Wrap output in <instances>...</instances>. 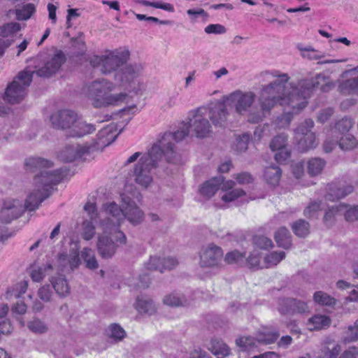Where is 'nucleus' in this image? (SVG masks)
Here are the masks:
<instances>
[{"instance_id":"nucleus-1","label":"nucleus","mask_w":358,"mask_h":358,"mask_svg":"<svg viewBox=\"0 0 358 358\" xmlns=\"http://www.w3.org/2000/svg\"><path fill=\"white\" fill-rule=\"evenodd\" d=\"M52 165V162L38 157H31L25 160L24 166L27 171H40L34 178V189L28 195L24 206L18 200L5 201L0 209L1 222L9 223L19 217L25 210L32 211L38 208L41 203L50 196L53 186L69 176V171L66 168L46 170Z\"/></svg>"},{"instance_id":"nucleus-2","label":"nucleus","mask_w":358,"mask_h":358,"mask_svg":"<svg viewBox=\"0 0 358 358\" xmlns=\"http://www.w3.org/2000/svg\"><path fill=\"white\" fill-rule=\"evenodd\" d=\"M264 73L268 78L275 80L262 87L258 99L259 105H255L256 95L251 91L238 90L225 96L227 104L232 106L238 115H247L248 121L250 123L262 122L278 103L287 106L284 91L289 80L288 74L277 70Z\"/></svg>"},{"instance_id":"nucleus-3","label":"nucleus","mask_w":358,"mask_h":358,"mask_svg":"<svg viewBox=\"0 0 358 358\" xmlns=\"http://www.w3.org/2000/svg\"><path fill=\"white\" fill-rule=\"evenodd\" d=\"M334 87V83L329 76L323 73L317 74L315 78L300 80L296 87L291 86V91L285 93L286 106L292 108V110L285 112L280 117L282 127H287L291 122L293 115L298 113L306 106V99L310 96L312 91L315 88H320L321 91L327 92Z\"/></svg>"},{"instance_id":"nucleus-4","label":"nucleus","mask_w":358,"mask_h":358,"mask_svg":"<svg viewBox=\"0 0 358 358\" xmlns=\"http://www.w3.org/2000/svg\"><path fill=\"white\" fill-rule=\"evenodd\" d=\"M110 218L103 220L101 227L103 234L99 236L97 242V250L99 255L103 259L111 258L116 252L117 249L126 243L125 234L119 229L115 224L110 222Z\"/></svg>"},{"instance_id":"nucleus-5","label":"nucleus","mask_w":358,"mask_h":358,"mask_svg":"<svg viewBox=\"0 0 358 358\" xmlns=\"http://www.w3.org/2000/svg\"><path fill=\"white\" fill-rule=\"evenodd\" d=\"M121 198L122 208H120L114 202L106 205V214L107 218L110 217V222L115 224L118 228L124 218L134 225L140 224L143 220V212L129 196L121 194Z\"/></svg>"},{"instance_id":"nucleus-6","label":"nucleus","mask_w":358,"mask_h":358,"mask_svg":"<svg viewBox=\"0 0 358 358\" xmlns=\"http://www.w3.org/2000/svg\"><path fill=\"white\" fill-rule=\"evenodd\" d=\"M115 89V85L106 79L96 80L92 82L88 87V95L92 100V104L95 108L105 107L108 106H117L124 101L127 94L121 92L119 94H109Z\"/></svg>"},{"instance_id":"nucleus-7","label":"nucleus","mask_w":358,"mask_h":358,"mask_svg":"<svg viewBox=\"0 0 358 358\" xmlns=\"http://www.w3.org/2000/svg\"><path fill=\"white\" fill-rule=\"evenodd\" d=\"M162 157L160 148L152 146L148 153L140 158L134 171V180L138 185L143 188L149 187L153 180L151 171L157 166Z\"/></svg>"},{"instance_id":"nucleus-8","label":"nucleus","mask_w":358,"mask_h":358,"mask_svg":"<svg viewBox=\"0 0 358 358\" xmlns=\"http://www.w3.org/2000/svg\"><path fill=\"white\" fill-rule=\"evenodd\" d=\"M129 55L128 50H115L103 55L94 56L90 62L94 67L100 66L102 73L110 74L123 66Z\"/></svg>"},{"instance_id":"nucleus-9","label":"nucleus","mask_w":358,"mask_h":358,"mask_svg":"<svg viewBox=\"0 0 358 358\" xmlns=\"http://www.w3.org/2000/svg\"><path fill=\"white\" fill-rule=\"evenodd\" d=\"M34 72L24 70L20 72L6 87L3 100L15 104L24 99L26 95V90L30 85Z\"/></svg>"},{"instance_id":"nucleus-10","label":"nucleus","mask_w":358,"mask_h":358,"mask_svg":"<svg viewBox=\"0 0 358 358\" xmlns=\"http://www.w3.org/2000/svg\"><path fill=\"white\" fill-rule=\"evenodd\" d=\"M189 132V125L187 123H182L179 129L175 132H166L163 134L158 142L153 146H159L160 152L165 157L167 162H171L173 160L175 152L174 142H178L188 136Z\"/></svg>"},{"instance_id":"nucleus-11","label":"nucleus","mask_w":358,"mask_h":358,"mask_svg":"<svg viewBox=\"0 0 358 358\" xmlns=\"http://www.w3.org/2000/svg\"><path fill=\"white\" fill-rule=\"evenodd\" d=\"M144 64L134 62L126 64L115 74V80L123 87L136 93L138 91L136 78L143 73Z\"/></svg>"},{"instance_id":"nucleus-12","label":"nucleus","mask_w":358,"mask_h":358,"mask_svg":"<svg viewBox=\"0 0 358 358\" xmlns=\"http://www.w3.org/2000/svg\"><path fill=\"white\" fill-rule=\"evenodd\" d=\"M278 331H262L258 333L256 338L251 336L241 337L236 340V343L240 350L248 353L259 351V345H268L273 343L279 337Z\"/></svg>"},{"instance_id":"nucleus-13","label":"nucleus","mask_w":358,"mask_h":358,"mask_svg":"<svg viewBox=\"0 0 358 358\" xmlns=\"http://www.w3.org/2000/svg\"><path fill=\"white\" fill-rule=\"evenodd\" d=\"M207 115L208 111L206 106L199 107L189 113L187 124L198 138H205L211 131V124Z\"/></svg>"},{"instance_id":"nucleus-14","label":"nucleus","mask_w":358,"mask_h":358,"mask_svg":"<svg viewBox=\"0 0 358 358\" xmlns=\"http://www.w3.org/2000/svg\"><path fill=\"white\" fill-rule=\"evenodd\" d=\"M66 60L64 53L56 49L53 54L48 55L43 64L33 72L40 77H50L59 71Z\"/></svg>"},{"instance_id":"nucleus-15","label":"nucleus","mask_w":358,"mask_h":358,"mask_svg":"<svg viewBox=\"0 0 358 358\" xmlns=\"http://www.w3.org/2000/svg\"><path fill=\"white\" fill-rule=\"evenodd\" d=\"M277 310L281 315L302 314L308 312L307 303L301 300L287 297L279 298Z\"/></svg>"},{"instance_id":"nucleus-16","label":"nucleus","mask_w":358,"mask_h":358,"mask_svg":"<svg viewBox=\"0 0 358 358\" xmlns=\"http://www.w3.org/2000/svg\"><path fill=\"white\" fill-rule=\"evenodd\" d=\"M226 103L227 102L225 100V96H224L222 100L217 101L210 104L208 106H206L208 115L213 124L215 127H222L227 122L229 112Z\"/></svg>"},{"instance_id":"nucleus-17","label":"nucleus","mask_w":358,"mask_h":358,"mask_svg":"<svg viewBox=\"0 0 358 358\" xmlns=\"http://www.w3.org/2000/svg\"><path fill=\"white\" fill-rule=\"evenodd\" d=\"M223 257L222 248L213 243H210L202 249L200 255V265L202 267L218 266Z\"/></svg>"},{"instance_id":"nucleus-18","label":"nucleus","mask_w":358,"mask_h":358,"mask_svg":"<svg viewBox=\"0 0 358 358\" xmlns=\"http://www.w3.org/2000/svg\"><path fill=\"white\" fill-rule=\"evenodd\" d=\"M77 114L71 110H61L53 113L50 117V121L55 128L71 130L75 120H76Z\"/></svg>"},{"instance_id":"nucleus-19","label":"nucleus","mask_w":358,"mask_h":358,"mask_svg":"<svg viewBox=\"0 0 358 358\" xmlns=\"http://www.w3.org/2000/svg\"><path fill=\"white\" fill-rule=\"evenodd\" d=\"M178 264V261L175 257H151L149 262L145 264L148 270L159 271L161 273L166 270H171Z\"/></svg>"},{"instance_id":"nucleus-20","label":"nucleus","mask_w":358,"mask_h":358,"mask_svg":"<svg viewBox=\"0 0 358 358\" xmlns=\"http://www.w3.org/2000/svg\"><path fill=\"white\" fill-rule=\"evenodd\" d=\"M353 190V186L344 185L341 181L338 182H331L328 185L325 199L328 201H334L350 194Z\"/></svg>"},{"instance_id":"nucleus-21","label":"nucleus","mask_w":358,"mask_h":358,"mask_svg":"<svg viewBox=\"0 0 358 358\" xmlns=\"http://www.w3.org/2000/svg\"><path fill=\"white\" fill-rule=\"evenodd\" d=\"M89 150L90 148L88 146L80 145H68L59 152L58 157L62 162H71L88 153Z\"/></svg>"},{"instance_id":"nucleus-22","label":"nucleus","mask_w":358,"mask_h":358,"mask_svg":"<svg viewBox=\"0 0 358 358\" xmlns=\"http://www.w3.org/2000/svg\"><path fill=\"white\" fill-rule=\"evenodd\" d=\"M235 182L233 180H227L222 184V189L225 191L221 199L224 202H231L238 201L239 203H242L243 199V196L245 195V192L242 189H233Z\"/></svg>"},{"instance_id":"nucleus-23","label":"nucleus","mask_w":358,"mask_h":358,"mask_svg":"<svg viewBox=\"0 0 358 358\" xmlns=\"http://www.w3.org/2000/svg\"><path fill=\"white\" fill-rule=\"evenodd\" d=\"M95 130L96 129L93 124L87 123L82 118H79L77 116L76 120H75L69 132V135L72 137H82L93 133Z\"/></svg>"},{"instance_id":"nucleus-24","label":"nucleus","mask_w":358,"mask_h":358,"mask_svg":"<svg viewBox=\"0 0 358 358\" xmlns=\"http://www.w3.org/2000/svg\"><path fill=\"white\" fill-rule=\"evenodd\" d=\"M50 281L56 294L61 297H65L70 293V287L66 277L59 273L50 278Z\"/></svg>"},{"instance_id":"nucleus-25","label":"nucleus","mask_w":358,"mask_h":358,"mask_svg":"<svg viewBox=\"0 0 358 358\" xmlns=\"http://www.w3.org/2000/svg\"><path fill=\"white\" fill-rule=\"evenodd\" d=\"M224 183L222 176L215 177L204 182L200 189V193L203 196L210 198L219 189L220 185Z\"/></svg>"},{"instance_id":"nucleus-26","label":"nucleus","mask_w":358,"mask_h":358,"mask_svg":"<svg viewBox=\"0 0 358 358\" xmlns=\"http://www.w3.org/2000/svg\"><path fill=\"white\" fill-rule=\"evenodd\" d=\"M282 176V171L278 166H270L265 168L264 178L267 184L275 187L279 184Z\"/></svg>"},{"instance_id":"nucleus-27","label":"nucleus","mask_w":358,"mask_h":358,"mask_svg":"<svg viewBox=\"0 0 358 358\" xmlns=\"http://www.w3.org/2000/svg\"><path fill=\"white\" fill-rule=\"evenodd\" d=\"M294 140L297 143L298 150L303 152L315 148L318 144L315 134H309L308 136L303 137L294 136Z\"/></svg>"},{"instance_id":"nucleus-28","label":"nucleus","mask_w":358,"mask_h":358,"mask_svg":"<svg viewBox=\"0 0 358 358\" xmlns=\"http://www.w3.org/2000/svg\"><path fill=\"white\" fill-rule=\"evenodd\" d=\"M358 73V67L355 69ZM339 91L343 94H355L358 96V76L347 79L339 85Z\"/></svg>"},{"instance_id":"nucleus-29","label":"nucleus","mask_w":358,"mask_h":358,"mask_svg":"<svg viewBox=\"0 0 358 358\" xmlns=\"http://www.w3.org/2000/svg\"><path fill=\"white\" fill-rule=\"evenodd\" d=\"M347 205L345 203H339L336 206L329 207L326 210L324 216V222L327 225H331L335 220L336 216L343 214L345 215V210Z\"/></svg>"},{"instance_id":"nucleus-30","label":"nucleus","mask_w":358,"mask_h":358,"mask_svg":"<svg viewBox=\"0 0 358 358\" xmlns=\"http://www.w3.org/2000/svg\"><path fill=\"white\" fill-rule=\"evenodd\" d=\"M354 122L350 117H345L338 120L334 127L331 130L333 136H340L345 134H349L348 131L352 127Z\"/></svg>"},{"instance_id":"nucleus-31","label":"nucleus","mask_w":358,"mask_h":358,"mask_svg":"<svg viewBox=\"0 0 358 358\" xmlns=\"http://www.w3.org/2000/svg\"><path fill=\"white\" fill-rule=\"evenodd\" d=\"M208 348L217 358L228 356L230 352L229 347L218 338H213Z\"/></svg>"},{"instance_id":"nucleus-32","label":"nucleus","mask_w":358,"mask_h":358,"mask_svg":"<svg viewBox=\"0 0 358 358\" xmlns=\"http://www.w3.org/2000/svg\"><path fill=\"white\" fill-rule=\"evenodd\" d=\"M331 320L324 315H315L308 320V325L310 330H319L329 327Z\"/></svg>"},{"instance_id":"nucleus-33","label":"nucleus","mask_w":358,"mask_h":358,"mask_svg":"<svg viewBox=\"0 0 358 358\" xmlns=\"http://www.w3.org/2000/svg\"><path fill=\"white\" fill-rule=\"evenodd\" d=\"M275 240L280 248L288 249L292 245L291 234L285 227H280L275 232Z\"/></svg>"},{"instance_id":"nucleus-34","label":"nucleus","mask_w":358,"mask_h":358,"mask_svg":"<svg viewBox=\"0 0 358 358\" xmlns=\"http://www.w3.org/2000/svg\"><path fill=\"white\" fill-rule=\"evenodd\" d=\"M326 166L324 159L320 157H313L307 162V171L311 176L320 174Z\"/></svg>"},{"instance_id":"nucleus-35","label":"nucleus","mask_w":358,"mask_h":358,"mask_svg":"<svg viewBox=\"0 0 358 358\" xmlns=\"http://www.w3.org/2000/svg\"><path fill=\"white\" fill-rule=\"evenodd\" d=\"M136 308L141 313L152 315L156 310L155 305L153 301L148 297H138L136 299Z\"/></svg>"},{"instance_id":"nucleus-36","label":"nucleus","mask_w":358,"mask_h":358,"mask_svg":"<svg viewBox=\"0 0 358 358\" xmlns=\"http://www.w3.org/2000/svg\"><path fill=\"white\" fill-rule=\"evenodd\" d=\"M107 204L108 203L103 206L104 210L99 215L97 213L96 207L94 203L90 202L87 203L84 206V209L87 213L90 220L94 221L95 223H97V220L99 219L101 223L103 220H108L106 214V206Z\"/></svg>"},{"instance_id":"nucleus-37","label":"nucleus","mask_w":358,"mask_h":358,"mask_svg":"<svg viewBox=\"0 0 358 358\" xmlns=\"http://www.w3.org/2000/svg\"><path fill=\"white\" fill-rule=\"evenodd\" d=\"M163 302L169 306L178 307L185 306L187 304V299L182 294L173 292L165 296Z\"/></svg>"},{"instance_id":"nucleus-38","label":"nucleus","mask_w":358,"mask_h":358,"mask_svg":"<svg viewBox=\"0 0 358 358\" xmlns=\"http://www.w3.org/2000/svg\"><path fill=\"white\" fill-rule=\"evenodd\" d=\"M52 269V266L50 264L43 267L34 266L31 268L30 275L34 281L40 282L45 275L50 274Z\"/></svg>"},{"instance_id":"nucleus-39","label":"nucleus","mask_w":358,"mask_h":358,"mask_svg":"<svg viewBox=\"0 0 358 358\" xmlns=\"http://www.w3.org/2000/svg\"><path fill=\"white\" fill-rule=\"evenodd\" d=\"M338 141L339 147L343 150H352L356 148L358 144L356 138L350 134L340 136Z\"/></svg>"},{"instance_id":"nucleus-40","label":"nucleus","mask_w":358,"mask_h":358,"mask_svg":"<svg viewBox=\"0 0 358 358\" xmlns=\"http://www.w3.org/2000/svg\"><path fill=\"white\" fill-rule=\"evenodd\" d=\"M81 257L85 262L87 268L92 270L98 268L99 264L94 252L92 249L85 248L81 252Z\"/></svg>"},{"instance_id":"nucleus-41","label":"nucleus","mask_w":358,"mask_h":358,"mask_svg":"<svg viewBox=\"0 0 358 358\" xmlns=\"http://www.w3.org/2000/svg\"><path fill=\"white\" fill-rule=\"evenodd\" d=\"M36 12V6L33 3H27L15 10L16 18L18 20H27Z\"/></svg>"},{"instance_id":"nucleus-42","label":"nucleus","mask_w":358,"mask_h":358,"mask_svg":"<svg viewBox=\"0 0 358 358\" xmlns=\"http://www.w3.org/2000/svg\"><path fill=\"white\" fill-rule=\"evenodd\" d=\"M28 329L33 333L36 334H45L48 330V324L37 317L33 318L32 320L27 323Z\"/></svg>"},{"instance_id":"nucleus-43","label":"nucleus","mask_w":358,"mask_h":358,"mask_svg":"<svg viewBox=\"0 0 358 358\" xmlns=\"http://www.w3.org/2000/svg\"><path fill=\"white\" fill-rule=\"evenodd\" d=\"M341 351V346L338 344H334L331 347L323 346L318 353L317 358H338Z\"/></svg>"},{"instance_id":"nucleus-44","label":"nucleus","mask_w":358,"mask_h":358,"mask_svg":"<svg viewBox=\"0 0 358 358\" xmlns=\"http://www.w3.org/2000/svg\"><path fill=\"white\" fill-rule=\"evenodd\" d=\"M20 29L21 26L18 22H12L6 23L0 27V36L3 38L13 37Z\"/></svg>"},{"instance_id":"nucleus-45","label":"nucleus","mask_w":358,"mask_h":358,"mask_svg":"<svg viewBox=\"0 0 358 358\" xmlns=\"http://www.w3.org/2000/svg\"><path fill=\"white\" fill-rule=\"evenodd\" d=\"M315 303L321 306H333L336 303V299L322 291L316 292L313 296Z\"/></svg>"},{"instance_id":"nucleus-46","label":"nucleus","mask_w":358,"mask_h":358,"mask_svg":"<svg viewBox=\"0 0 358 358\" xmlns=\"http://www.w3.org/2000/svg\"><path fill=\"white\" fill-rule=\"evenodd\" d=\"M297 48L301 52V56L303 58H307L310 60H320L324 57L311 46L303 47L302 45L299 44Z\"/></svg>"},{"instance_id":"nucleus-47","label":"nucleus","mask_w":358,"mask_h":358,"mask_svg":"<svg viewBox=\"0 0 358 358\" xmlns=\"http://www.w3.org/2000/svg\"><path fill=\"white\" fill-rule=\"evenodd\" d=\"M313 120L311 119H306L294 130V136L303 137V136H308V134H314L311 131V129L313 127Z\"/></svg>"},{"instance_id":"nucleus-48","label":"nucleus","mask_w":358,"mask_h":358,"mask_svg":"<svg viewBox=\"0 0 358 358\" xmlns=\"http://www.w3.org/2000/svg\"><path fill=\"white\" fill-rule=\"evenodd\" d=\"M294 233L299 237H305L309 233V223L303 220H299L292 226Z\"/></svg>"},{"instance_id":"nucleus-49","label":"nucleus","mask_w":358,"mask_h":358,"mask_svg":"<svg viewBox=\"0 0 358 358\" xmlns=\"http://www.w3.org/2000/svg\"><path fill=\"white\" fill-rule=\"evenodd\" d=\"M250 139V134L247 133L237 136L233 146L234 149L238 152H243L246 151L248 147Z\"/></svg>"},{"instance_id":"nucleus-50","label":"nucleus","mask_w":358,"mask_h":358,"mask_svg":"<svg viewBox=\"0 0 358 358\" xmlns=\"http://www.w3.org/2000/svg\"><path fill=\"white\" fill-rule=\"evenodd\" d=\"M285 257V253L281 252H273L264 257L266 267H271L277 265L281 260Z\"/></svg>"},{"instance_id":"nucleus-51","label":"nucleus","mask_w":358,"mask_h":358,"mask_svg":"<svg viewBox=\"0 0 358 358\" xmlns=\"http://www.w3.org/2000/svg\"><path fill=\"white\" fill-rule=\"evenodd\" d=\"M287 136L285 134H280L275 136L270 143V148L273 151L287 148Z\"/></svg>"},{"instance_id":"nucleus-52","label":"nucleus","mask_w":358,"mask_h":358,"mask_svg":"<svg viewBox=\"0 0 358 358\" xmlns=\"http://www.w3.org/2000/svg\"><path fill=\"white\" fill-rule=\"evenodd\" d=\"M322 209V203L313 201L305 208L303 214L308 218L317 217L318 213Z\"/></svg>"},{"instance_id":"nucleus-53","label":"nucleus","mask_w":358,"mask_h":358,"mask_svg":"<svg viewBox=\"0 0 358 358\" xmlns=\"http://www.w3.org/2000/svg\"><path fill=\"white\" fill-rule=\"evenodd\" d=\"M136 2L142 6H152L155 8H160L171 13L175 11L173 6L169 3L151 2L147 0H137Z\"/></svg>"},{"instance_id":"nucleus-54","label":"nucleus","mask_w":358,"mask_h":358,"mask_svg":"<svg viewBox=\"0 0 358 358\" xmlns=\"http://www.w3.org/2000/svg\"><path fill=\"white\" fill-rule=\"evenodd\" d=\"M94 221L85 220L83 222L82 237L86 240H91L95 234Z\"/></svg>"},{"instance_id":"nucleus-55","label":"nucleus","mask_w":358,"mask_h":358,"mask_svg":"<svg viewBox=\"0 0 358 358\" xmlns=\"http://www.w3.org/2000/svg\"><path fill=\"white\" fill-rule=\"evenodd\" d=\"M357 341H358V324L356 322L353 325L349 326L345 331L343 341L345 343H352Z\"/></svg>"},{"instance_id":"nucleus-56","label":"nucleus","mask_w":358,"mask_h":358,"mask_svg":"<svg viewBox=\"0 0 358 358\" xmlns=\"http://www.w3.org/2000/svg\"><path fill=\"white\" fill-rule=\"evenodd\" d=\"M253 243L256 247L262 250H268L273 245V242L270 238L261 235L254 236Z\"/></svg>"},{"instance_id":"nucleus-57","label":"nucleus","mask_w":358,"mask_h":358,"mask_svg":"<svg viewBox=\"0 0 358 358\" xmlns=\"http://www.w3.org/2000/svg\"><path fill=\"white\" fill-rule=\"evenodd\" d=\"M244 259L245 253L235 250L228 252L224 257V261L227 264H241L244 262Z\"/></svg>"},{"instance_id":"nucleus-58","label":"nucleus","mask_w":358,"mask_h":358,"mask_svg":"<svg viewBox=\"0 0 358 358\" xmlns=\"http://www.w3.org/2000/svg\"><path fill=\"white\" fill-rule=\"evenodd\" d=\"M110 336L116 341L122 340L125 336L124 330L118 324H113L110 327Z\"/></svg>"},{"instance_id":"nucleus-59","label":"nucleus","mask_w":358,"mask_h":358,"mask_svg":"<svg viewBox=\"0 0 358 358\" xmlns=\"http://www.w3.org/2000/svg\"><path fill=\"white\" fill-rule=\"evenodd\" d=\"M345 219L348 222L358 220V205L353 207H349L347 205L345 210Z\"/></svg>"},{"instance_id":"nucleus-60","label":"nucleus","mask_w":358,"mask_h":358,"mask_svg":"<svg viewBox=\"0 0 358 358\" xmlns=\"http://www.w3.org/2000/svg\"><path fill=\"white\" fill-rule=\"evenodd\" d=\"M38 295L43 301H50L52 295V292L50 285H47L41 287L38 291Z\"/></svg>"},{"instance_id":"nucleus-61","label":"nucleus","mask_w":358,"mask_h":358,"mask_svg":"<svg viewBox=\"0 0 358 358\" xmlns=\"http://www.w3.org/2000/svg\"><path fill=\"white\" fill-rule=\"evenodd\" d=\"M80 264L79 254L76 250H71L69 253V271L78 268Z\"/></svg>"},{"instance_id":"nucleus-62","label":"nucleus","mask_w":358,"mask_h":358,"mask_svg":"<svg viewBox=\"0 0 358 358\" xmlns=\"http://www.w3.org/2000/svg\"><path fill=\"white\" fill-rule=\"evenodd\" d=\"M206 34H222L226 32V28L220 24H211L205 27Z\"/></svg>"},{"instance_id":"nucleus-63","label":"nucleus","mask_w":358,"mask_h":358,"mask_svg":"<svg viewBox=\"0 0 358 358\" xmlns=\"http://www.w3.org/2000/svg\"><path fill=\"white\" fill-rule=\"evenodd\" d=\"M234 178L240 185L249 184L252 182L253 177L248 172H242L234 175Z\"/></svg>"},{"instance_id":"nucleus-64","label":"nucleus","mask_w":358,"mask_h":358,"mask_svg":"<svg viewBox=\"0 0 358 358\" xmlns=\"http://www.w3.org/2000/svg\"><path fill=\"white\" fill-rule=\"evenodd\" d=\"M246 262L251 268L259 267L260 256L259 252L254 250L247 258Z\"/></svg>"}]
</instances>
